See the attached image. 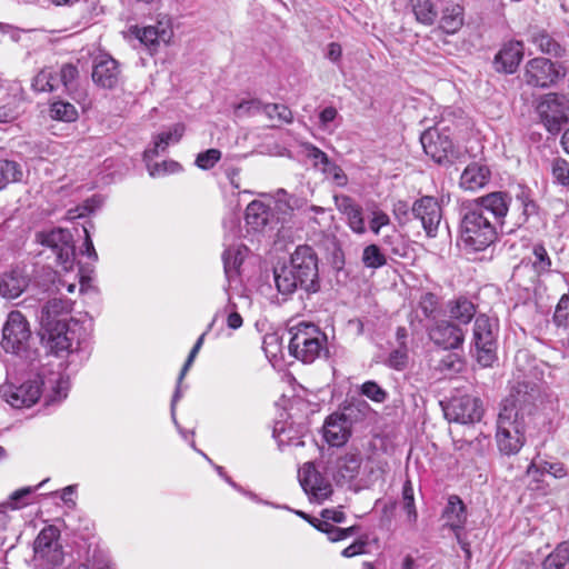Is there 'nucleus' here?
<instances>
[{
	"instance_id": "1",
	"label": "nucleus",
	"mask_w": 569,
	"mask_h": 569,
	"mask_svg": "<svg viewBox=\"0 0 569 569\" xmlns=\"http://www.w3.org/2000/svg\"><path fill=\"white\" fill-rule=\"evenodd\" d=\"M274 284L279 293L290 296L297 290L307 295L317 293L321 289L318 257L308 244L298 246L290 256L288 263L274 267Z\"/></svg>"
},
{
	"instance_id": "2",
	"label": "nucleus",
	"mask_w": 569,
	"mask_h": 569,
	"mask_svg": "<svg viewBox=\"0 0 569 569\" xmlns=\"http://www.w3.org/2000/svg\"><path fill=\"white\" fill-rule=\"evenodd\" d=\"M69 381L59 371L43 368L33 379L20 386L4 383L0 387L1 397L13 408L31 407L43 390H49L46 405L60 402L67 398Z\"/></svg>"
},
{
	"instance_id": "3",
	"label": "nucleus",
	"mask_w": 569,
	"mask_h": 569,
	"mask_svg": "<svg viewBox=\"0 0 569 569\" xmlns=\"http://www.w3.org/2000/svg\"><path fill=\"white\" fill-rule=\"evenodd\" d=\"M512 198L508 192L493 191L473 200L471 207L481 212L485 217H490L492 223L500 228L502 233H512L516 227L527 222L528 217L533 213L536 206L532 201H522V213L512 226L506 221Z\"/></svg>"
},
{
	"instance_id": "4",
	"label": "nucleus",
	"mask_w": 569,
	"mask_h": 569,
	"mask_svg": "<svg viewBox=\"0 0 569 569\" xmlns=\"http://www.w3.org/2000/svg\"><path fill=\"white\" fill-rule=\"evenodd\" d=\"M500 228L492 223L471 206L466 208L460 221V239L465 247L472 251H481L492 244Z\"/></svg>"
},
{
	"instance_id": "5",
	"label": "nucleus",
	"mask_w": 569,
	"mask_h": 569,
	"mask_svg": "<svg viewBox=\"0 0 569 569\" xmlns=\"http://www.w3.org/2000/svg\"><path fill=\"white\" fill-rule=\"evenodd\" d=\"M327 336L312 323L300 322L291 329L290 355L305 363H311L327 351Z\"/></svg>"
},
{
	"instance_id": "6",
	"label": "nucleus",
	"mask_w": 569,
	"mask_h": 569,
	"mask_svg": "<svg viewBox=\"0 0 569 569\" xmlns=\"http://www.w3.org/2000/svg\"><path fill=\"white\" fill-rule=\"evenodd\" d=\"M526 421L516 418L512 409H500L497 418L496 441L505 456L517 455L525 445Z\"/></svg>"
},
{
	"instance_id": "7",
	"label": "nucleus",
	"mask_w": 569,
	"mask_h": 569,
	"mask_svg": "<svg viewBox=\"0 0 569 569\" xmlns=\"http://www.w3.org/2000/svg\"><path fill=\"white\" fill-rule=\"evenodd\" d=\"M499 325L487 315L477 316L472 328V345L476 348L477 361L482 367H490L497 356V337Z\"/></svg>"
},
{
	"instance_id": "8",
	"label": "nucleus",
	"mask_w": 569,
	"mask_h": 569,
	"mask_svg": "<svg viewBox=\"0 0 569 569\" xmlns=\"http://www.w3.org/2000/svg\"><path fill=\"white\" fill-rule=\"evenodd\" d=\"M447 121L448 119L443 118L442 121H438L420 136L423 151L439 164L451 163L456 157L452 138L447 133L450 130Z\"/></svg>"
},
{
	"instance_id": "9",
	"label": "nucleus",
	"mask_w": 569,
	"mask_h": 569,
	"mask_svg": "<svg viewBox=\"0 0 569 569\" xmlns=\"http://www.w3.org/2000/svg\"><path fill=\"white\" fill-rule=\"evenodd\" d=\"M31 330L26 317L18 310L9 312L2 328L1 346L6 352L21 355L27 351Z\"/></svg>"
},
{
	"instance_id": "10",
	"label": "nucleus",
	"mask_w": 569,
	"mask_h": 569,
	"mask_svg": "<svg viewBox=\"0 0 569 569\" xmlns=\"http://www.w3.org/2000/svg\"><path fill=\"white\" fill-rule=\"evenodd\" d=\"M537 113L550 133H558L569 120V100L563 94L547 93L539 100Z\"/></svg>"
},
{
	"instance_id": "11",
	"label": "nucleus",
	"mask_w": 569,
	"mask_h": 569,
	"mask_svg": "<svg viewBox=\"0 0 569 569\" xmlns=\"http://www.w3.org/2000/svg\"><path fill=\"white\" fill-rule=\"evenodd\" d=\"M540 391L536 385L528 382H518L511 393L502 400L500 409H512L516 418L526 421L536 410V402L539 399Z\"/></svg>"
},
{
	"instance_id": "12",
	"label": "nucleus",
	"mask_w": 569,
	"mask_h": 569,
	"mask_svg": "<svg viewBox=\"0 0 569 569\" xmlns=\"http://www.w3.org/2000/svg\"><path fill=\"white\" fill-rule=\"evenodd\" d=\"M481 401L472 396L463 395L453 397L443 407V413L449 422L461 425L479 421L482 416Z\"/></svg>"
},
{
	"instance_id": "13",
	"label": "nucleus",
	"mask_w": 569,
	"mask_h": 569,
	"mask_svg": "<svg viewBox=\"0 0 569 569\" xmlns=\"http://www.w3.org/2000/svg\"><path fill=\"white\" fill-rule=\"evenodd\" d=\"M60 531L54 526L44 527L33 542V552L37 560L48 566H58L63 560L62 546L59 542Z\"/></svg>"
},
{
	"instance_id": "14",
	"label": "nucleus",
	"mask_w": 569,
	"mask_h": 569,
	"mask_svg": "<svg viewBox=\"0 0 569 569\" xmlns=\"http://www.w3.org/2000/svg\"><path fill=\"white\" fill-rule=\"evenodd\" d=\"M560 67L547 58H533L526 64L525 81L533 87L547 88L561 76Z\"/></svg>"
},
{
	"instance_id": "15",
	"label": "nucleus",
	"mask_w": 569,
	"mask_h": 569,
	"mask_svg": "<svg viewBox=\"0 0 569 569\" xmlns=\"http://www.w3.org/2000/svg\"><path fill=\"white\" fill-rule=\"evenodd\" d=\"M41 243L52 249L56 254L57 262L64 270L72 268L74 261V246L72 243V234L66 229H54L42 234Z\"/></svg>"
},
{
	"instance_id": "16",
	"label": "nucleus",
	"mask_w": 569,
	"mask_h": 569,
	"mask_svg": "<svg viewBox=\"0 0 569 569\" xmlns=\"http://www.w3.org/2000/svg\"><path fill=\"white\" fill-rule=\"evenodd\" d=\"M412 216L421 222L428 237H436L442 219V210L438 200L425 196L416 200L411 207Z\"/></svg>"
},
{
	"instance_id": "17",
	"label": "nucleus",
	"mask_w": 569,
	"mask_h": 569,
	"mask_svg": "<svg viewBox=\"0 0 569 569\" xmlns=\"http://www.w3.org/2000/svg\"><path fill=\"white\" fill-rule=\"evenodd\" d=\"M430 340L445 350L458 349L465 341V332L450 320H438L428 328Z\"/></svg>"
},
{
	"instance_id": "18",
	"label": "nucleus",
	"mask_w": 569,
	"mask_h": 569,
	"mask_svg": "<svg viewBox=\"0 0 569 569\" xmlns=\"http://www.w3.org/2000/svg\"><path fill=\"white\" fill-rule=\"evenodd\" d=\"M299 480L305 492L317 501H322L332 493L330 482L315 468L311 462L303 465L299 475Z\"/></svg>"
},
{
	"instance_id": "19",
	"label": "nucleus",
	"mask_w": 569,
	"mask_h": 569,
	"mask_svg": "<svg viewBox=\"0 0 569 569\" xmlns=\"http://www.w3.org/2000/svg\"><path fill=\"white\" fill-rule=\"evenodd\" d=\"M92 80L103 89L116 88L121 80V70L118 61L109 54L97 57L93 63Z\"/></svg>"
},
{
	"instance_id": "20",
	"label": "nucleus",
	"mask_w": 569,
	"mask_h": 569,
	"mask_svg": "<svg viewBox=\"0 0 569 569\" xmlns=\"http://www.w3.org/2000/svg\"><path fill=\"white\" fill-rule=\"evenodd\" d=\"M335 204L340 213L347 217L350 229L359 234L366 232L362 208L349 196L336 194Z\"/></svg>"
},
{
	"instance_id": "21",
	"label": "nucleus",
	"mask_w": 569,
	"mask_h": 569,
	"mask_svg": "<svg viewBox=\"0 0 569 569\" xmlns=\"http://www.w3.org/2000/svg\"><path fill=\"white\" fill-rule=\"evenodd\" d=\"M523 58V44L520 41H509L503 44L495 58L499 72L513 73Z\"/></svg>"
},
{
	"instance_id": "22",
	"label": "nucleus",
	"mask_w": 569,
	"mask_h": 569,
	"mask_svg": "<svg viewBox=\"0 0 569 569\" xmlns=\"http://www.w3.org/2000/svg\"><path fill=\"white\" fill-rule=\"evenodd\" d=\"M445 526L455 531L456 537L459 539L460 530L463 529L467 521V510L463 501L457 495H451L442 511Z\"/></svg>"
},
{
	"instance_id": "23",
	"label": "nucleus",
	"mask_w": 569,
	"mask_h": 569,
	"mask_svg": "<svg viewBox=\"0 0 569 569\" xmlns=\"http://www.w3.org/2000/svg\"><path fill=\"white\" fill-rule=\"evenodd\" d=\"M40 335L41 339L47 342V347L57 356L69 351L72 347V338L69 336L67 323L41 328Z\"/></svg>"
},
{
	"instance_id": "24",
	"label": "nucleus",
	"mask_w": 569,
	"mask_h": 569,
	"mask_svg": "<svg viewBox=\"0 0 569 569\" xmlns=\"http://www.w3.org/2000/svg\"><path fill=\"white\" fill-rule=\"evenodd\" d=\"M71 302L63 298H52L48 300L41 308L38 316L41 328H50L52 326L64 325L66 322L59 319L60 316L69 312Z\"/></svg>"
},
{
	"instance_id": "25",
	"label": "nucleus",
	"mask_w": 569,
	"mask_h": 569,
	"mask_svg": "<svg viewBox=\"0 0 569 569\" xmlns=\"http://www.w3.org/2000/svg\"><path fill=\"white\" fill-rule=\"evenodd\" d=\"M29 286V277L20 269L4 273L0 280V295L6 299L18 298Z\"/></svg>"
},
{
	"instance_id": "26",
	"label": "nucleus",
	"mask_w": 569,
	"mask_h": 569,
	"mask_svg": "<svg viewBox=\"0 0 569 569\" xmlns=\"http://www.w3.org/2000/svg\"><path fill=\"white\" fill-rule=\"evenodd\" d=\"M362 458L359 453H346L336 461L333 477L337 482H350L360 471Z\"/></svg>"
},
{
	"instance_id": "27",
	"label": "nucleus",
	"mask_w": 569,
	"mask_h": 569,
	"mask_svg": "<svg viewBox=\"0 0 569 569\" xmlns=\"http://www.w3.org/2000/svg\"><path fill=\"white\" fill-rule=\"evenodd\" d=\"M343 416H330L323 426V437L331 446H342L347 442L350 431Z\"/></svg>"
},
{
	"instance_id": "28",
	"label": "nucleus",
	"mask_w": 569,
	"mask_h": 569,
	"mask_svg": "<svg viewBox=\"0 0 569 569\" xmlns=\"http://www.w3.org/2000/svg\"><path fill=\"white\" fill-rule=\"evenodd\" d=\"M489 179L490 171L488 167L473 162L461 173L460 186L465 190L476 191L485 187L489 182Z\"/></svg>"
},
{
	"instance_id": "29",
	"label": "nucleus",
	"mask_w": 569,
	"mask_h": 569,
	"mask_svg": "<svg viewBox=\"0 0 569 569\" xmlns=\"http://www.w3.org/2000/svg\"><path fill=\"white\" fill-rule=\"evenodd\" d=\"M184 128L181 124H176L171 130L167 132L159 133L153 141V147L148 148L143 152L144 160H151L159 154L160 151H164L170 142H178L182 134Z\"/></svg>"
},
{
	"instance_id": "30",
	"label": "nucleus",
	"mask_w": 569,
	"mask_h": 569,
	"mask_svg": "<svg viewBox=\"0 0 569 569\" xmlns=\"http://www.w3.org/2000/svg\"><path fill=\"white\" fill-rule=\"evenodd\" d=\"M463 24V8L456 2H448L442 9L440 28L447 33L457 32Z\"/></svg>"
},
{
	"instance_id": "31",
	"label": "nucleus",
	"mask_w": 569,
	"mask_h": 569,
	"mask_svg": "<svg viewBox=\"0 0 569 569\" xmlns=\"http://www.w3.org/2000/svg\"><path fill=\"white\" fill-rule=\"evenodd\" d=\"M551 475L557 479H561L567 476V470L561 462H549L533 460L527 468V475L536 481L540 480L543 475Z\"/></svg>"
},
{
	"instance_id": "32",
	"label": "nucleus",
	"mask_w": 569,
	"mask_h": 569,
	"mask_svg": "<svg viewBox=\"0 0 569 569\" xmlns=\"http://www.w3.org/2000/svg\"><path fill=\"white\" fill-rule=\"evenodd\" d=\"M269 221L268 207L259 201H251L246 209V222L254 231L262 230Z\"/></svg>"
},
{
	"instance_id": "33",
	"label": "nucleus",
	"mask_w": 569,
	"mask_h": 569,
	"mask_svg": "<svg viewBox=\"0 0 569 569\" xmlns=\"http://www.w3.org/2000/svg\"><path fill=\"white\" fill-rule=\"evenodd\" d=\"M450 318L461 325H467L476 315L475 305L467 298L460 297L448 305Z\"/></svg>"
},
{
	"instance_id": "34",
	"label": "nucleus",
	"mask_w": 569,
	"mask_h": 569,
	"mask_svg": "<svg viewBox=\"0 0 569 569\" xmlns=\"http://www.w3.org/2000/svg\"><path fill=\"white\" fill-rule=\"evenodd\" d=\"M137 37L143 44L153 48L160 42L167 43L170 40L171 31L162 27V23H159V26L142 28L138 31Z\"/></svg>"
},
{
	"instance_id": "35",
	"label": "nucleus",
	"mask_w": 569,
	"mask_h": 569,
	"mask_svg": "<svg viewBox=\"0 0 569 569\" xmlns=\"http://www.w3.org/2000/svg\"><path fill=\"white\" fill-rule=\"evenodd\" d=\"M530 41L542 52L546 54L561 57L563 53V48L561 44L556 41L547 31L545 30H536L532 32Z\"/></svg>"
},
{
	"instance_id": "36",
	"label": "nucleus",
	"mask_w": 569,
	"mask_h": 569,
	"mask_svg": "<svg viewBox=\"0 0 569 569\" xmlns=\"http://www.w3.org/2000/svg\"><path fill=\"white\" fill-rule=\"evenodd\" d=\"M410 7L418 22L431 26L438 17V11L431 0H410Z\"/></svg>"
},
{
	"instance_id": "37",
	"label": "nucleus",
	"mask_w": 569,
	"mask_h": 569,
	"mask_svg": "<svg viewBox=\"0 0 569 569\" xmlns=\"http://www.w3.org/2000/svg\"><path fill=\"white\" fill-rule=\"evenodd\" d=\"M489 446L488 437L482 433L478 435L471 440L462 439L456 441V448L463 452L469 458L482 456Z\"/></svg>"
},
{
	"instance_id": "38",
	"label": "nucleus",
	"mask_w": 569,
	"mask_h": 569,
	"mask_svg": "<svg viewBox=\"0 0 569 569\" xmlns=\"http://www.w3.org/2000/svg\"><path fill=\"white\" fill-rule=\"evenodd\" d=\"M23 171L20 163L0 158V190L9 183L22 180Z\"/></svg>"
},
{
	"instance_id": "39",
	"label": "nucleus",
	"mask_w": 569,
	"mask_h": 569,
	"mask_svg": "<svg viewBox=\"0 0 569 569\" xmlns=\"http://www.w3.org/2000/svg\"><path fill=\"white\" fill-rule=\"evenodd\" d=\"M58 86V72L51 68L42 69L32 80V89L36 92H52Z\"/></svg>"
},
{
	"instance_id": "40",
	"label": "nucleus",
	"mask_w": 569,
	"mask_h": 569,
	"mask_svg": "<svg viewBox=\"0 0 569 569\" xmlns=\"http://www.w3.org/2000/svg\"><path fill=\"white\" fill-rule=\"evenodd\" d=\"M569 562V542H562L543 560L542 569H565Z\"/></svg>"
},
{
	"instance_id": "41",
	"label": "nucleus",
	"mask_w": 569,
	"mask_h": 569,
	"mask_svg": "<svg viewBox=\"0 0 569 569\" xmlns=\"http://www.w3.org/2000/svg\"><path fill=\"white\" fill-rule=\"evenodd\" d=\"M49 111L50 117L53 120L72 122L76 121L78 118V111L76 107L72 103L63 100L53 101L50 106Z\"/></svg>"
},
{
	"instance_id": "42",
	"label": "nucleus",
	"mask_w": 569,
	"mask_h": 569,
	"mask_svg": "<svg viewBox=\"0 0 569 569\" xmlns=\"http://www.w3.org/2000/svg\"><path fill=\"white\" fill-rule=\"evenodd\" d=\"M223 269L228 282H231L238 276L239 267L242 263L240 253L233 249H226L222 254Z\"/></svg>"
},
{
	"instance_id": "43",
	"label": "nucleus",
	"mask_w": 569,
	"mask_h": 569,
	"mask_svg": "<svg viewBox=\"0 0 569 569\" xmlns=\"http://www.w3.org/2000/svg\"><path fill=\"white\" fill-rule=\"evenodd\" d=\"M362 263L367 268L378 269L387 263L386 257L381 253L377 244H369L363 249Z\"/></svg>"
},
{
	"instance_id": "44",
	"label": "nucleus",
	"mask_w": 569,
	"mask_h": 569,
	"mask_svg": "<svg viewBox=\"0 0 569 569\" xmlns=\"http://www.w3.org/2000/svg\"><path fill=\"white\" fill-rule=\"evenodd\" d=\"M436 368L443 375H452L462 370L463 361L457 353L450 352L438 361Z\"/></svg>"
},
{
	"instance_id": "45",
	"label": "nucleus",
	"mask_w": 569,
	"mask_h": 569,
	"mask_svg": "<svg viewBox=\"0 0 569 569\" xmlns=\"http://www.w3.org/2000/svg\"><path fill=\"white\" fill-rule=\"evenodd\" d=\"M532 256V267L537 273L540 274L550 270L551 259L542 244L538 243L533 246Z\"/></svg>"
},
{
	"instance_id": "46",
	"label": "nucleus",
	"mask_w": 569,
	"mask_h": 569,
	"mask_svg": "<svg viewBox=\"0 0 569 569\" xmlns=\"http://www.w3.org/2000/svg\"><path fill=\"white\" fill-rule=\"evenodd\" d=\"M263 112L270 119L277 118L279 121L284 122V123H291L293 120L291 110L284 104H279V103L264 104Z\"/></svg>"
},
{
	"instance_id": "47",
	"label": "nucleus",
	"mask_w": 569,
	"mask_h": 569,
	"mask_svg": "<svg viewBox=\"0 0 569 569\" xmlns=\"http://www.w3.org/2000/svg\"><path fill=\"white\" fill-rule=\"evenodd\" d=\"M360 391L361 395L378 403L385 402L388 398V392L372 380L362 383Z\"/></svg>"
},
{
	"instance_id": "48",
	"label": "nucleus",
	"mask_w": 569,
	"mask_h": 569,
	"mask_svg": "<svg viewBox=\"0 0 569 569\" xmlns=\"http://www.w3.org/2000/svg\"><path fill=\"white\" fill-rule=\"evenodd\" d=\"M79 76L78 68L71 63H66L61 67L58 73V84L62 83L67 91L74 88V81Z\"/></svg>"
},
{
	"instance_id": "49",
	"label": "nucleus",
	"mask_w": 569,
	"mask_h": 569,
	"mask_svg": "<svg viewBox=\"0 0 569 569\" xmlns=\"http://www.w3.org/2000/svg\"><path fill=\"white\" fill-rule=\"evenodd\" d=\"M553 322L558 327H569V293L560 298L553 313Z\"/></svg>"
},
{
	"instance_id": "50",
	"label": "nucleus",
	"mask_w": 569,
	"mask_h": 569,
	"mask_svg": "<svg viewBox=\"0 0 569 569\" xmlns=\"http://www.w3.org/2000/svg\"><path fill=\"white\" fill-rule=\"evenodd\" d=\"M146 161H147L148 172L151 177H160V176H164L167 173H176L181 170V166L178 162L172 161V160L162 161L161 163H153V164L149 163L150 160H146Z\"/></svg>"
},
{
	"instance_id": "51",
	"label": "nucleus",
	"mask_w": 569,
	"mask_h": 569,
	"mask_svg": "<svg viewBox=\"0 0 569 569\" xmlns=\"http://www.w3.org/2000/svg\"><path fill=\"white\" fill-rule=\"evenodd\" d=\"M555 180L562 186L569 184V162L562 158H556L551 164Z\"/></svg>"
},
{
	"instance_id": "52",
	"label": "nucleus",
	"mask_w": 569,
	"mask_h": 569,
	"mask_svg": "<svg viewBox=\"0 0 569 569\" xmlns=\"http://www.w3.org/2000/svg\"><path fill=\"white\" fill-rule=\"evenodd\" d=\"M221 152L218 149H208L204 152H200L196 159V166L202 170H209L216 166L220 160Z\"/></svg>"
},
{
	"instance_id": "53",
	"label": "nucleus",
	"mask_w": 569,
	"mask_h": 569,
	"mask_svg": "<svg viewBox=\"0 0 569 569\" xmlns=\"http://www.w3.org/2000/svg\"><path fill=\"white\" fill-rule=\"evenodd\" d=\"M439 301L435 293H425L419 301V309L426 318H433L438 311Z\"/></svg>"
},
{
	"instance_id": "54",
	"label": "nucleus",
	"mask_w": 569,
	"mask_h": 569,
	"mask_svg": "<svg viewBox=\"0 0 569 569\" xmlns=\"http://www.w3.org/2000/svg\"><path fill=\"white\" fill-rule=\"evenodd\" d=\"M443 118L448 119L447 124L450 127V130L447 133L450 134V136H451L452 131H456L460 127L466 124V119L463 117V112L460 109H458V110L446 109L442 112L441 118H440L439 121H442Z\"/></svg>"
},
{
	"instance_id": "55",
	"label": "nucleus",
	"mask_w": 569,
	"mask_h": 569,
	"mask_svg": "<svg viewBox=\"0 0 569 569\" xmlns=\"http://www.w3.org/2000/svg\"><path fill=\"white\" fill-rule=\"evenodd\" d=\"M213 322H214V320L211 323H209L207 330L197 339L194 346L192 347V349H191V351L180 371L179 382L183 380L186 373L188 372L189 368L191 367L196 356L198 355L199 350L201 349V347L203 345L204 337H206L207 332L209 330H211Z\"/></svg>"
},
{
	"instance_id": "56",
	"label": "nucleus",
	"mask_w": 569,
	"mask_h": 569,
	"mask_svg": "<svg viewBox=\"0 0 569 569\" xmlns=\"http://www.w3.org/2000/svg\"><path fill=\"white\" fill-rule=\"evenodd\" d=\"M402 496H403V502H405L403 507L407 512L408 520L410 522H415L417 520L418 515H417V510L415 507L413 489L409 481H407L403 486Z\"/></svg>"
},
{
	"instance_id": "57",
	"label": "nucleus",
	"mask_w": 569,
	"mask_h": 569,
	"mask_svg": "<svg viewBox=\"0 0 569 569\" xmlns=\"http://www.w3.org/2000/svg\"><path fill=\"white\" fill-rule=\"evenodd\" d=\"M263 110V107L260 101L256 99L242 101L234 106L233 112L237 118L252 116L259 111Z\"/></svg>"
},
{
	"instance_id": "58",
	"label": "nucleus",
	"mask_w": 569,
	"mask_h": 569,
	"mask_svg": "<svg viewBox=\"0 0 569 569\" xmlns=\"http://www.w3.org/2000/svg\"><path fill=\"white\" fill-rule=\"evenodd\" d=\"M322 171L328 178L332 179L338 186H345L347 183V176L343 170L335 162L330 161L329 164L322 167Z\"/></svg>"
},
{
	"instance_id": "59",
	"label": "nucleus",
	"mask_w": 569,
	"mask_h": 569,
	"mask_svg": "<svg viewBox=\"0 0 569 569\" xmlns=\"http://www.w3.org/2000/svg\"><path fill=\"white\" fill-rule=\"evenodd\" d=\"M312 525L319 531L326 533L330 541L336 542V541L343 540L342 533L338 532V531H341V528H338L328 521H318V523L312 522Z\"/></svg>"
},
{
	"instance_id": "60",
	"label": "nucleus",
	"mask_w": 569,
	"mask_h": 569,
	"mask_svg": "<svg viewBox=\"0 0 569 569\" xmlns=\"http://www.w3.org/2000/svg\"><path fill=\"white\" fill-rule=\"evenodd\" d=\"M407 360V352L405 350L397 349L390 352L386 363L392 369L401 370L406 367Z\"/></svg>"
},
{
	"instance_id": "61",
	"label": "nucleus",
	"mask_w": 569,
	"mask_h": 569,
	"mask_svg": "<svg viewBox=\"0 0 569 569\" xmlns=\"http://www.w3.org/2000/svg\"><path fill=\"white\" fill-rule=\"evenodd\" d=\"M345 519H346V515L341 510H338V509H323L321 511V520L312 519L311 523L312 522L318 523V521H328L330 523L332 521V522H336V523H341V522L345 521Z\"/></svg>"
},
{
	"instance_id": "62",
	"label": "nucleus",
	"mask_w": 569,
	"mask_h": 569,
	"mask_svg": "<svg viewBox=\"0 0 569 569\" xmlns=\"http://www.w3.org/2000/svg\"><path fill=\"white\" fill-rule=\"evenodd\" d=\"M390 219L387 213L381 210H376L372 212V217L370 219V229L373 233L378 234L380 229L387 224H389Z\"/></svg>"
},
{
	"instance_id": "63",
	"label": "nucleus",
	"mask_w": 569,
	"mask_h": 569,
	"mask_svg": "<svg viewBox=\"0 0 569 569\" xmlns=\"http://www.w3.org/2000/svg\"><path fill=\"white\" fill-rule=\"evenodd\" d=\"M306 151H307L308 158L315 160L316 164H318L319 162L322 164V167H326L327 164H329L330 159L328 158L327 153H325L322 150H320L316 146H313L311 143H307Z\"/></svg>"
},
{
	"instance_id": "64",
	"label": "nucleus",
	"mask_w": 569,
	"mask_h": 569,
	"mask_svg": "<svg viewBox=\"0 0 569 569\" xmlns=\"http://www.w3.org/2000/svg\"><path fill=\"white\" fill-rule=\"evenodd\" d=\"M47 279L52 283V287L57 291H61L63 288L67 292L72 293L76 290V283H66L63 280L56 282L57 273L50 269L44 271Z\"/></svg>"
}]
</instances>
